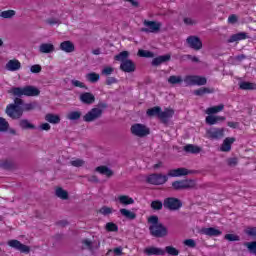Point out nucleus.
Instances as JSON below:
<instances>
[{
    "label": "nucleus",
    "mask_w": 256,
    "mask_h": 256,
    "mask_svg": "<svg viewBox=\"0 0 256 256\" xmlns=\"http://www.w3.org/2000/svg\"><path fill=\"white\" fill-rule=\"evenodd\" d=\"M149 231L152 237H166L168 231L167 227L163 224L159 223V217L157 216H150L148 218Z\"/></svg>",
    "instance_id": "obj_1"
},
{
    "label": "nucleus",
    "mask_w": 256,
    "mask_h": 256,
    "mask_svg": "<svg viewBox=\"0 0 256 256\" xmlns=\"http://www.w3.org/2000/svg\"><path fill=\"white\" fill-rule=\"evenodd\" d=\"M107 109V103L100 102L96 107L90 109L84 116L83 121L85 123H93V121H97V119H101L103 117V112Z\"/></svg>",
    "instance_id": "obj_2"
},
{
    "label": "nucleus",
    "mask_w": 256,
    "mask_h": 256,
    "mask_svg": "<svg viewBox=\"0 0 256 256\" xmlns=\"http://www.w3.org/2000/svg\"><path fill=\"white\" fill-rule=\"evenodd\" d=\"M8 93L13 95L14 97H37L40 95L41 91L35 86H26V87H13L11 88Z\"/></svg>",
    "instance_id": "obj_3"
},
{
    "label": "nucleus",
    "mask_w": 256,
    "mask_h": 256,
    "mask_svg": "<svg viewBox=\"0 0 256 256\" xmlns=\"http://www.w3.org/2000/svg\"><path fill=\"white\" fill-rule=\"evenodd\" d=\"M144 27L140 29L142 33H159L161 31L162 24L161 22L144 20Z\"/></svg>",
    "instance_id": "obj_4"
},
{
    "label": "nucleus",
    "mask_w": 256,
    "mask_h": 256,
    "mask_svg": "<svg viewBox=\"0 0 256 256\" xmlns=\"http://www.w3.org/2000/svg\"><path fill=\"white\" fill-rule=\"evenodd\" d=\"M130 131L132 133V135H135V137H147V135H149V133H151V130L149 129V127H147L145 124H134L131 126Z\"/></svg>",
    "instance_id": "obj_5"
},
{
    "label": "nucleus",
    "mask_w": 256,
    "mask_h": 256,
    "mask_svg": "<svg viewBox=\"0 0 256 256\" xmlns=\"http://www.w3.org/2000/svg\"><path fill=\"white\" fill-rule=\"evenodd\" d=\"M167 180V176L163 174H150L146 177V181L150 185H164V183H167Z\"/></svg>",
    "instance_id": "obj_6"
},
{
    "label": "nucleus",
    "mask_w": 256,
    "mask_h": 256,
    "mask_svg": "<svg viewBox=\"0 0 256 256\" xmlns=\"http://www.w3.org/2000/svg\"><path fill=\"white\" fill-rule=\"evenodd\" d=\"M6 114L11 119H21L23 117V109L21 107H18L17 105H8L6 107Z\"/></svg>",
    "instance_id": "obj_7"
},
{
    "label": "nucleus",
    "mask_w": 256,
    "mask_h": 256,
    "mask_svg": "<svg viewBox=\"0 0 256 256\" xmlns=\"http://www.w3.org/2000/svg\"><path fill=\"white\" fill-rule=\"evenodd\" d=\"M173 189L179 191L181 189H193L195 188L194 180H178L172 183Z\"/></svg>",
    "instance_id": "obj_8"
},
{
    "label": "nucleus",
    "mask_w": 256,
    "mask_h": 256,
    "mask_svg": "<svg viewBox=\"0 0 256 256\" xmlns=\"http://www.w3.org/2000/svg\"><path fill=\"white\" fill-rule=\"evenodd\" d=\"M164 208L169 209V211H177V209H181L182 203L180 199L177 198H166L164 200Z\"/></svg>",
    "instance_id": "obj_9"
},
{
    "label": "nucleus",
    "mask_w": 256,
    "mask_h": 256,
    "mask_svg": "<svg viewBox=\"0 0 256 256\" xmlns=\"http://www.w3.org/2000/svg\"><path fill=\"white\" fill-rule=\"evenodd\" d=\"M186 43L188 47H190V49H194V51H201V49H203V42L198 36H189L186 39Z\"/></svg>",
    "instance_id": "obj_10"
},
{
    "label": "nucleus",
    "mask_w": 256,
    "mask_h": 256,
    "mask_svg": "<svg viewBox=\"0 0 256 256\" xmlns=\"http://www.w3.org/2000/svg\"><path fill=\"white\" fill-rule=\"evenodd\" d=\"M8 245L17 251H20V253H29L31 251L29 246L21 243L19 240H9Z\"/></svg>",
    "instance_id": "obj_11"
},
{
    "label": "nucleus",
    "mask_w": 256,
    "mask_h": 256,
    "mask_svg": "<svg viewBox=\"0 0 256 256\" xmlns=\"http://www.w3.org/2000/svg\"><path fill=\"white\" fill-rule=\"evenodd\" d=\"M206 135L208 139H223L225 135V129L223 128H210L207 130Z\"/></svg>",
    "instance_id": "obj_12"
},
{
    "label": "nucleus",
    "mask_w": 256,
    "mask_h": 256,
    "mask_svg": "<svg viewBox=\"0 0 256 256\" xmlns=\"http://www.w3.org/2000/svg\"><path fill=\"white\" fill-rule=\"evenodd\" d=\"M174 115H175V110H173V108H165L164 111L160 110L158 119H160V121H162L163 123H169V120Z\"/></svg>",
    "instance_id": "obj_13"
},
{
    "label": "nucleus",
    "mask_w": 256,
    "mask_h": 256,
    "mask_svg": "<svg viewBox=\"0 0 256 256\" xmlns=\"http://www.w3.org/2000/svg\"><path fill=\"white\" fill-rule=\"evenodd\" d=\"M80 101L84 103V105H93V103H95V95L91 92H84L80 95Z\"/></svg>",
    "instance_id": "obj_14"
},
{
    "label": "nucleus",
    "mask_w": 256,
    "mask_h": 256,
    "mask_svg": "<svg viewBox=\"0 0 256 256\" xmlns=\"http://www.w3.org/2000/svg\"><path fill=\"white\" fill-rule=\"evenodd\" d=\"M38 51L46 55L55 53V45L53 43H42L39 45Z\"/></svg>",
    "instance_id": "obj_15"
},
{
    "label": "nucleus",
    "mask_w": 256,
    "mask_h": 256,
    "mask_svg": "<svg viewBox=\"0 0 256 256\" xmlns=\"http://www.w3.org/2000/svg\"><path fill=\"white\" fill-rule=\"evenodd\" d=\"M200 233H202V235H207L208 237H219V235H222L223 232L217 228L210 227L202 228Z\"/></svg>",
    "instance_id": "obj_16"
},
{
    "label": "nucleus",
    "mask_w": 256,
    "mask_h": 256,
    "mask_svg": "<svg viewBox=\"0 0 256 256\" xmlns=\"http://www.w3.org/2000/svg\"><path fill=\"white\" fill-rule=\"evenodd\" d=\"M191 171H189L187 168H178V169H172L168 172L169 177H183L185 175H189Z\"/></svg>",
    "instance_id": "obj_17"
},
{
    "label": "nucleus",
    "mask_w": 256,
    "mask_h": 256,
    "mask_svg": "<svg viewBox=\"0 0 256 256\" xmlns=\"http://www.w3.org/2000/svg\"><path fill=\"white\" fill-rule=\"evenodd\" d=\"M82 245L84 246V249H87L88 251H91V253H93V251H96V249H99V247L101 246V243L93 242L89 239H84L82 241Z\"/></svg>",
    "instance_id": "obj_18"
},
{
    "label": "nucleus",
    "mask_w": 256,
    "mask_h": 256,
    "mask_svg": "<svg viewBox=\"0 0 256 256\" xmlns=\"http://www.w3.org/2000/svg\"><path fill=\"white\" fill-rule=\"evenodd\" d=\"M59 49L60 51H64V53H73V51H75V44L66 40L60 43Z\"/></svg>",
    "instance_id": "obj_19"
},
{
    "label": "nucleus",
    "mask_w": 256,
    "mask_h": 256,
    "mask_svg": "<svg viewBox=\"0 0 256 256\" xmlns=\"http://www.w3.org/2000/svg\"><path fill=\"white\" fill-rule=\"evenodd\" d=\"M120 69L124 71V73H133L135 71V63L131 60H126L121 62Z\"/></svg>",
    "instance_id": "obj_20"
},
{
    "label": "nucleus",
    "mask_w": 256,
    "mask_h": 256,
    "mask_svg": "<svg viewBox=\"0 0 256 256\" xmlns=\"http://www.w3.org/2000/svg\"><path fill=\"white\" fill-rule=\"evenodd\" d=\"M5 67L7 71H19L21 69V62L17 59H12L6 63Z\"/></svg>",
    "instance_id": "obj_21"
},
{
    "label": "nucleus",
    "mask_w": 256,
    "mask_h": 256,
    "mask_svg": "<svg viewBox=\"0 0 256 256\" xmlns=\"http://www.w3.org/2000/svg\"><path fill=\"white\" fill-rule=\"evenodd\" d=\"M245 39H249V36H247V33L239 32L237 34L230 36V38L228 39V43H237V41H243Z\"/></svg>",
    "instance_id": "obj_22"
},
{
    "label": "nucleus",
    "mask_w": 256,
    "mask_h": 256,
    "mask_svg": "<svg viewBox=\"0 0 256 256\" xmlns=\"http://www.w3.org/2000/svg\"><path fill=\"white\" fill-rule=\"evenodd\" d=\"M167 61H171V55H169V54L163 55V56H158V57L154 58L152 60V65H154V67H157V66L161 65L162 63H167Z\"/></svg>",
    "instance_id": "obj_23"
},
{
    "label": "nucleus",
    "mask_w": 256,
    "mask_h": 256,
    "mask_svg": "<svg viewBox=\"0 0 256 256\" xmlns=\"http://www.w3.org/2000/svg\"><path fill=\"white\" fill-rule=\"evenodd\" d=\"M45 121L51 123L52 125H57L61 123V117H59L57 114L48 113L45 115Z\"/></svg>",
    "instance_id": "obj_24"
},
{
    "label": "nucleus",
    "mask_w": 256,
    "mask_h": 256,
    "mask_svg": "<svg viewBox=\"0 0 256 256\" xmlns=\"http://www.w3.org/2000/svg\"><path fill=\"white\" fill-rule=\"evenodd\" d=\"M95 171L100 173V175H105L107 177H113L114 175L113 170L107 166H98L96 167Z\"/></svg>",
    "instance_id": "obj_25"
},
{
    "label": "nucleus",
    "mask_w": 256,
    "mask_h": 256,
    "mask_svg": "<svg viewBox=\"0 0 256 256\" xmlns=\"http://www.w3.org/2000/svg\"><path fill=\"white\" fill-rule=\"evenodd\" d=\"M146 255H165V250L157 247H148L144 249Z\"/></svg>",
    "instance_id": "obj_26"
},
{
    "label": "nucleus",
    "mask_w": 256,
    "mask_h": 256,
    "mask_svg": "<svg viewBox=\"0 0 256 256\" xmlns=\"http://www.w3.org/2000/svg\"><path fill=\"white\" fill-rule=\"evenodd\" d=\"M219 121H225V116H213L210 114L206 117V123L208 125H216Z\"/></svg>",
    "instance_id": "obj_27"
},
{
    "label": "nucleus",
    "mask_w": 256,
    "mask_h": 256,
    "mask_svg": "<svg viewBox=\"0 0 256 256\" xmlns=\"http://www.w3.org/2000/svg\"><path fill=\"white\" fill-rule=\"evenodd\" d=\"M120 213L122 217H125L126 219H129L130 221H133V219H137V214L135 212H132L128 209L121 208Z\"/></svg>",
    "instance_id": "obj_28"
},
{
    "label": "nucleus",
    "mask_w": 256,
    "mask_h": 256,
    "mask_svg": "<svg viewBox=\"0 0 256 256\" xmlns=\"http://www.w3.org/2000/svg\"><path fill=\"white\" fill-rule=\"evenodd\" d=\"M225 109V105L220 104L218 106L209 107L206 109L205 113L206 115H215L216 113H221Z\"/></svg>",
    "instance_id": "obj_29"
},
{
    "label": "nucleus",
    "mask_w": 256,
    "mask_h": 256,
    "mask_svg": "<svg viewBox=\"0 0 256 256\" xmlns=\"http://www.w3.org/2000/svg\"><path fill=\"white\" fill-rule=\"evenodd\" d=\"M233 143H235V138H226L221 146V151H231V145H233Z\"/></svg>",
    "instance_id": "obj_30"
},
{
    "label": "nucleus",
    "mask_w": 256,
    "mask_h": 256,
    "mask_svg": "<svg viewBox=\"0 0 256 256\" xmlns=\"http://www.w3.org/2000/svg\"><path fill=\"white\" fill-rule=\"evenodd\" d=\"M239 88L242 89V91H253L256 89V84L251 82H240Z\"/></svg>",
    "instance_id": "obj_31"
},
{
    "label": "nucleus",
    "mask_w": 256,
    "mask_h": 256,
    "mask_svg": "<svg viewBox=\"0 0 256 256\" xmlns=\"http://www.w3.org/2000/svg\"><path fill=\"white\" fill-rule=\"evenodd\" d=\"M82 115L81 111H71L66 115V119L68 121H79Z\"/></svg>",
    "instance_id": "obj_32"
},
{
    "label": "nucleus",
    "mask_w": 256,
    "mask_h": 256,
    "mask_svg": "<svg viewBox=\"0 0 256 256\" xmlns=\"http://www.w3.org/2000/svg\"><path fill=\"white\" fill-rule=\"evenodd\" d=\"M118 201L121 205H133L135 203V200L127 195L119 196Z\"/></svg>",
    "instance_id": "obj_33"
},
{
    "label": "nucleus",
    "mask_w": 256,
    "mask_h": 256,
    "mask_svg": "<svg viewBox=\"0 0 256 256\" xmlns=\"http://www.w3.org/2000/svg\"><path fill=\"white\" fill-rule=\"evenodd\" d=\"M209 93H215V89L213 88H200L197 90H194V95L198 97H202V95H207Z\"/></svg>",
    "instance_id": "obj_34"
},
{
    "label": "nucleus",
    "mask_w": 256,
    "mask_h": 256,
    "mask_svg": "<svg viewBox=\"0 0 256 256\" xmlns=\"http://www.w3.org/2000/svg\"><path fill=\"white\" fill-rule=\"evenodd\" d=\"M184 151L186 153L197 154V153H201V148L198 146H195L193 144H188V145L184 146Z\"/></svg>",
    "instance_id": "obj_35"
},
{
    "label": "nucleus",
    "mask_w": 256,
    "mask_h": 256,
    "mask_svg": "<svg viewBox=\"0 0 256 256\" xmlns=\"http://www.w3.org/2000/svg\"><path fill=\"white\" fill-rule=\"evenodd\" d=\"M161 113V107L159 106H155L153 108H150L147 110L146 115H148V117H158Z\"/></svg>",
    "instance_id": "obj_36"
},
{
    "label": "nucleus",
    "mask_w": 256,
    "mask_h": 256,
    "mask_svg": "<svg viewBox=\"0 0 256 256\" xmlns=\"http://www.w3.org/2000/svg\"><path fill=\"white\" fill-rule=\"evenodd\" d=\"M195 85H197L198 87L207 85V78L203 76L194 75V86Z\"/></svg>",
    "instance_id": "obj_37"
},
{
    "label": "nucleus",
    "mask_w": 256,
    "mask_h": 256,
    "mask_svg": "<svg viewBox=\"0 0 256 256\" xmlns=\"http://www.w3.org/2000/svg\"><path fill=\"white\" fill-rule=\"evenodd\" d=\"M183 81V77L181 76L172 75L168 78V83H170V85H180Z\"/></svg>",
    "instance_id": "obj_38"
},
{
    "label": "nucleus",
    "mask_w": 256,
    "mask_h": 256,
    "mask_svg": "<svg viewBox=\"0 0 256 256\" xmlns=\"http://www.w3.org/2000/svg\"><path fill=\"white\" fill-rule=\"evenodd\" d=\"M56 197H59V199L66 200V199H69V193L63 188H57Z\"/></svg>",
    "instance_id": "obj_39"
},
{
    "label": "nucleus",
    "mask_w": 256,
    "mask_h": 256,
    "mask_svg": "<svg viewBox=\"0 0 256 256\" xmlns=\"http://www.w3.org/2000/svg\"><path fill=\"white\" fill-rule=\"evenodd\" d=\"M187 87L195 86V75H187L183 79Z\"/></svg>",
    "instance_id": "obj_40"
},
{
    "label": "nucleus",
    "mask_w": 256,
    "mask_h": 256,
    "mask_svg": "<svg viewBox=\"0 0 256 256\" xmlns=\"http://www.w3.org/2000/svg\"><path fill=\"white\" fill-rule=\"evenodd\" d=\"M19 125L21 129H35V125L31 124L27 119L20 120Z\"/></svg>",
    "instance_id": "obj_41"
},
{
    "label": "nucleus",
    "mask_w": 256,
    "mask_h": 256,
    "mask_svg": "<svg viewBox=\"0 0 256 256\" xmlns=\"http://www.w3.org/2000/svg\"><path fill=\"white\" fill-rule=\"evenodd\" d=\"M86 79L90 82V83H97V81H99L100 76L99 74L95 73V72H91L86 74Z\"/></svg>",
    "instance_id": "obj_42"
},
{
    "label": "nucleus",
    "mask_w": 256,
    "mask_h": 256,
    "mask_svg": "<svg viewBox=\"0 0 256 256\" xmlns=\"http://www.w3.org/2000/svg\"><path fill=\"white\" fill-rule=\"evenodd\" d=\"M127 57H129V52L128 51H122L118 55L115 56V60L116 61H121V63H123V61H128L129 60V59H127Z\"/></svg>",
    "instance_id": "obj_43"
},
{
    "label": "nucleus",
    "mask_w": 256,
    "mask_h": 256,
    "mask_svg": "<svg viewBox=\"0 0 256 256\" xmlns=\"http://www.w3.org/2000/svg\"><path fill=\"white\" fill-rule=\"evenodd\" d=\"M150 207L154 211H161V209H163V202H161L159 200H154L151 202Z\"/></svg>",
    "instance_id": "obj_44"
},
{
    "label": "nucleus",
    "mask_w": 256,
    "mask_h": 256,
    "mask_svg": "<svg viewBox=\"0 0 256 256\" xmlns=\"http://www.w3.org/2000/svg\"><path fill=\"white\" fill-rule=\"evenodd\" d=\"M0 17H2L3 19H11V17H15V11L14 10L2 11L0 13Z\"/></svg>",
    "instance_id": "obj_45"
},
{
    "label": "nucleus",
    "mask_w": 256,
    "mask_h": 256,
    "mask_svg": "<svg viewBox=\"0 0 256 256\" xmlns=\"http://www.w3.org/2000/svg\"><path fill=\"white\" fill-rule=\"evenodd\" d=\"M70 165L72 167H83V165H85V160L81 158H75L74 160L70 161Z\"/></svg>",
    "instance_id": "obj_46"
},
{
    "label": "nucleus",
    "mask_w": 256,
    "mask_h": 256,
    "mask_svg": "<svg viewBox=\"0 0 256 256\" xmlns=\"http://www.w3.org/2000/svg\"><path fill=\"white\" fill-rule=\"evenodd\" d=\"M138 55H139V57H146V58H153V57H155L153 52H151L149 50H139L138 51Z\"/></svg>",
    "instance_id": "obj_47"
},
{
    "label": "nucleus",
    "mask_w": 256,
    "mask_h": 256,
    "mask_svg": "<svg viewBox=\"0 0 256 256\" xmlns=\"http://www.w3.org/2000/svg\"><path fill=\"white\" fill-rule=\"evenodd\" d=\"M9 129V122L5 118L0 117V131L4 132Z\"/></svg>",
    "instance_id": "obj_48"
},
{
    "label": "nucleus",
    "mask_w": 256,
    "mask_h": 256,
    "mask_svg": "<svg viewBox=\"0 0 256 256\" xmlns=\"http://www.w3.org/2000/svg\"><path fill=\"white\" fill-rule=\"evenodd\" d=\"M244 233L248 235V237H256V227H247Z\"/></svg>",
    "instance_id": "obj_49"
},
{
    "label": "nucleus",
    "mask_w": 256,
    "mask_h": 256,
    "mask_svg": "<svg viewBox=\"0 0 256 256\" xmlns=\"http://www.w3.org/2000/svg\"><path fill=\"white\" fill-rule=\"evenodd\" d=\"M166 253H168V255H174L177 256L179 255V250H177L175 247L173 246H167L165 248Z\"/></svg>",
    "instance_id": "obj_50"
},
{
    "label": "nucleus",
    "mask_w": 256,
    "mask_h": 256,
    "mask_svg": "<svg viewBox=\"0 0 256 256\" xmlns=\"http://www.w3.org/2000/svg\"><path fill=\"white\" fill-rule=\"evenodd\" d=\"M106 230L112 231V232H117V231H119V227L117 226V224H115L113 222H108L106 224Z\"/></svg>",
    "instance_id": "obj_51"
},
{
    "label": "nucleus",
    "mask_w": 256,
    "mask_h": 256,
    "mask_svg": "<svg viewBox=\"0 0 256 256\" xmlns=\"http://www.w3.org/2000/svg\"><path fill=\"white\" fill-rule=\"evenodd\" d=\"M224 239H226V241H241L239 235L236 234H226Z\"/></svg>",
    "instance_id": "obj_52"
},
{
    "label": "nucleus",
    "mask_w": 256,
    "mask_h": 256,
    "mask_svg": "<svg viewBox=\"0 0 256 256\" xmlns=\"http://www.w3.org/2000/svg\"><path fill=\"white\" fill-rule=\"evenodd\" d=\"M99 213H101V215H111V213H113V208L103 206L99 209Z\"/></svg>",
    "instance_id": "obj_53"
},
{
    "label": "nucleus",
    "mask_w": 256,
    "mask_h": 256,
    "mask_svg": "<svg viewBox=\"0 0 256 256\" xmlns=\"http://www.w3.org/2000/svg\"><path fill=\"white\" fill-rule=\"evenodd\" d=\"M35 107H37V103H35V102L24 104L22 111H33V109H35Z\"/></svg>",
    "instance_id": "obj_54"
},
{
    "label": "nucleus",
    "mask_w": 256,
    "mask_h": 256,
    "mask_svg": "<svg viewBox=\"0 0 256 256\" xmlns=\"http://www.w3.org/2000/svg\"><path fill=\"white\" fill-rule=\"evenodd\" d=\"M71 83H72V85L74 86V87H79L80 89H89L86 85H85V83H83V82H81V81H79V80H72L71 81Z\"/></svg>",
    "instance_id": "obj_55"
},
{
    "label": "nucleus",
    "mask_w": 256,
    "mask_h": 256,
    "mask_svg": "<svg viewBox=\"0 0 256 256\" xmlns=\"http://www.w3.org/2000/svg\"><path fill=\"white\" fill-rule=\"evenodd\" d=\"M184 245H186V247H190L191 249H195V247H197V243L193 239L184 240Z\"/></svg>",
    "instance_id": "obj_56"
},
{
    "label": "nucleus",
    "mask_w": 256,
    "mask_h": 256,
    "mask_svg": "<svg viewBox=\"0 0 256 256\" xmlns=\"http://www.w3.org/2000/svg\"><path fill=\"white\" fill-rule=\"evenodd\" d=\"M184 23L188 26H193V25H197V21L193 18H190V17H185L183 19Z\"/></svg>",
    "instance_id": "obj_57"
},
{
    "label": "nucleus",
    "mask_w": 256,
    "mask_h": 256,
    "mask_svg": "<svg viewBox=\"0 0 256 256\" xmlns=\"http://www.w3.org/2000/svg\"><path fill=\"white\" fill-rule=\"evenodd\" d=\"M113 71H115V68L111 67V66H107V67H104L103 70H102V75H111L113 74Z\"/></svg>",
    "instance_id": "obj_58"
},
{
    "label": "nucleus",
    "mask_w": 256,
    "mask_h": 256,
    "mask_svg": "<svg viewBox=\"0 0 256 256\" xmlns=\"http://www.w3.org/2000/svg\"><path fill=\"white\" fill-rule=\"evenodd\" d=\"M41 65L39 64H34L30 67L31 73H41Z\"/></svg>",
    "instance_id": "obj_59"
},
{
    "label": "nucleus",
    "mask_w": 256,
    "mask_h": 256,
    "mask_svg": "<svg viewBox=\"0 0 256 256\" xmlns=\"http://www.w3.org/2000/svg\"><path fill=\"white\" fill-rule=\"evenodd\" d=\"M227 163L230 167H235L238 163H239V160L237 158H229L227 160Z\"/></svg>",
    "instance_id": "obj_60"
},
{
    "label": "nucleus",
    "mask_w": 256,
    "mask_h": 256,
    "mask_svg": "<svg viewBox=\"0 0 256 256\" xmlns=\"http://www.w3.org/2000/svg\"><path fill=\"white\" fill-rule=\"evenodd\" d=\"M41 131H51V125L49 123H43L40 125Z\"/></svg>",
    "instance_id": "obj_61"
},
{
    "label": "nucleus",
    "mask_w": 256,
    "mask_h": 256,
    "mask_svg": "<svg viewBox=\"0 0 256 256\" xmlns=\"http://www.w3.org/2000/svg\"><path fill=\"white\" fill-rule=\"evenodd\" d=\"M236 22H237V15L232 14V15H230V16L228 17V23H231V24L233 25V24H235Z\"/></svg>",
    "instance_id": "obj_62"
},
{
    "label": "nucleus",
    "mask_w": 256,
    "mask_h": 256,
    "mask_svg": "<svg viewBox=\"0 0 256 256\" xmlns=\"http://www.w3.org/2000/svg\"><path fill=\"white\" fill-rule=\"evenodd\" d=\"M88 181L90 183H99V178H97V176H95V175L88 176Z\"/></svg>",
    "instance_id": "obj_63"
},
{
    "label": "nucleus",
    "mask_w": 256,
    "mask_h": 256,
    "mask_svg": "<svg viewBox=\"0 0 256 256\" xmlns=\"http://www.w3.org/2000/svg\"><path fill=\"white\" fill-rule=\"evenodd\" d=\"M113 83H117V78H115V77L107 78V80H106L107 85H113Z\"/></svg>",
    "instance_id": "obj_64"
}]
</instances>
